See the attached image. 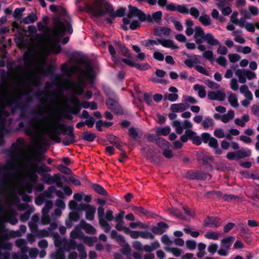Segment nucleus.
<instances>
[{"instance_id": "nucleus-63", "label": "nucleus", "mask_w": 259, "mask_h": 259, "mask_svg": "<svg viewBox=\"0 0 259 259\" xmlns=\"http://www.w3.org/2000/svg\"><path fill=\"white\" fill-rule=\"evenodd\" d=\"M218 245L217 243H210L208 246L207 250L211 254H214L217 251L218 252Z\"/></svg>"}, {"instance_id": "nucleus-59", "label": "nucleus", "mask_w": 259, "mask_h": 259, "mask_svg": "<svg viewBox=\"0 0 259 259\" xmlns=\"http://www.w3.org/2000/svg\"><path fill=\"white\" fill-rule=\"evenodd\" d=\"M125 8L123 7H120L119 9H117L116 12H114L112 19H115L117 17H121L124 16L125 15Z\"/></svg>"}, {"instance_id": "nucleus-19", "label": "nucleus", "mask_w": 259, "mask_h": 259, "mask_svg": "<svg viewBox=\"0 0 259 259\" xmlns=\"http://www.w3.org/2000/svg\"><path fill=\"white\" fill-rule=\"evenodd\" d=\"M85 221L82 220L79 224L77 225L70 233V237L73 239H82L84 237V234L82 231V225L84 223Z\"/></svg>"}, {"instance_id": "nucleus-44", "label": "nucleus", "mask_w": 259, "mask_h": 259, "mask_svg": "<svg viewBox=\"0 0 259 259\" xmlns=\"http://www.w3.org/2000/svg\"><path fill=\"white\" fill-rule=\"evenodd\" d=\"M156 144L162 149L169 148V143L163 138H158L156 141Z\"/></svg>"}, {"instance_id": "nucleus-15", "label": "nucleus", "mask_w": 259, "mask_h": 259, "mask_svg": "<svg viewBox=\"0 0 259 259\" xmlns=\"http://www.w3.org/2000/svg\"><path fill=\"white\" fill-rule=\"evenodd\" d=\"M195 32L194 38L196 44L198 45L197 49H206L204 45H202L201 40L206 35L203 29L200 26H197L195 28Z\"/></svg>"}, {"instance_id": "nucleus-38", "label": "nucleus", "mask_w": 259, "mask_h": 259, "mask_svg": "<svg viewBox=\"0 0 259 259\" xmlns=\"http://www.w3.org/2000/svg\"><path fill=\"white\" fill-rule=\"evenodd\" d=\"M221 233L220 232H213V231H208L206 232L204 234V236L206 238L208 239H212L214 240H217L219 238V236L220 235Z\"/></svg>"}, {"instance_id": "nucleus-36", "label": "nucleus", "mask_w": 259, "mask_h": 259, "mask_svg": "<svg viewBox=\"0 0 259 259\" xmlns=\"http://www.w3.org/2000/svg\"><path fill=\"white\" fill-rule=\"evenodd\" d=\"M155 130L157 135L166 136L170 133L171 129L169 126H166L165 127H157Z\"/></svg>"}, {"instance_id": "nucleus-35", "label": "nucleus", "mask_w": 259, "mask_h": 259, "mask_svg": "<svg viewBox=\"0 0 259 259\" xmlns=\"http://www.w3.org/2000/svg\"><path fill=\"white\" fill-rule=\"evenodd\" d=\"M193 89L198 92V96L201 98H204L206 96L205 88L199 84H196L193 87Z\"/></svg>"}, {"instance_id": "nucleus-8", "label": "nucleus", "mask_w": 259, "mask_h": 259, "mask_svg": "<svg viewBox=\"0 0 259 259\" xmlns=\"http://www.w3.org/2000/svg\"><path fill=\"white\" fill-rule=\"evenodd\" d=\"M202 141L204 143H207L209 147L212 148L215 154L221 155L222 151L219 147L218 141L214 137L211 136L208 133H204L201 135Z\"/></svg>"}, {"instance_id": "nucleus-18", "label": "nucleus", "mask_w": 259, "mask_h": 259, "mask_svg": "<svg viewBox=\"0 0 259 259\" xmlns=\"http://www.w3.org/2000/svg\"><path fill=\"white\" fill-rule=\"evenodd\" d=\"M82 209L85 211V218L87 220L93 221L95 218L96 209L93 205L89 204H82Z\"/></svg>"}, {"instance_id": "nucleus-46", "label": "nucleus", "mask_w": 259, "mask_h": 259, "mask_svg": "<svg viewBox=\"0 0 259 259\" xmlns=\"http://www.w3.org/2000/svg\"><path fill=\"white\" fill-rule=\"evenodd\" d=\"M96 138V135L92 133L85 132L83 133L82 139L88 142H93Z\"/></svg>"}, {"instance_id": "nucleus-25", "label": "nucleus", "mask_w": 259, "mask_h": 259, "mask_svg": "<svg viewBox=\"0 0 259 259\" xmlns=\"http://www.w3.org/2000/svg\"><path fill=\"white\" fill-rule=\"evenodd\" d=\"M239 231L241 236L245 239L246 241L248 242L251 241L250 236L252 233L247 227L241 226L239 228Z\"/></svg>"}, {"instance_id": "nucleus-52", "label": "nucleus", "mask_w": 259, "mask_h": 259, "mask_svg": "<svg viewBox=\"0 0 259 259\" xmlns=\"http://www.w3.org/2000/svg\"><path fill=\"white\" fill-rule=\"evenodd\" d=\"M105 13L109 14L110 17L113 18L114 10L112 5L109 3H106L105 5Z\"/></svg>"}, {"instance_id": "nucleus-22", "label": "nucleus", "mask_w": 259, "mask_h": 259, "mask_svg": "<svg viewBox=\"0 0 259 259\" xmlns=\"http://www.w3.org/2000/svg\"><path fill=\"white\" fill-rule=\"evenodd\" d=\"M168 225L165 223L161 222L158 223L156 226L151 229L152 232L155 234L161 235L163 234L168 228Z\"/></svg>"}, {"instance_id": "nucleus-49", "label": "nucleus", "mask_w": 259, "mask_h": 259, "mask_svg": "<svg viewBox=\"0 0 259 259\" xmlns=\"http://www.w3.org/2000/svg\"><path fill=\"white\" fill-rule=\"evenodd\" d=\"M83 241L84 243L89 246H92L94 245V243L95 242H96L97 241V238L96 237H88V236H84L83 237Z\"/></svg>"}, {"instance_id": "nucleus-32", "label": "nucleus", "mask_w": 259, "mask_h": 259, "mask_svg": "<svg viewBox=\"0 0 259 259\" xmlns=\"http://www.w3.org/2000/svg\"><path fill=\"white\" fill-rule=\"evenodd\" d=\"M37 19L38 18L35 14L31 13L22 20V23L24 24L33 23L35 22Z\"/></svg>"}, {"instance_id": "nucleus-10", "label": "nucleus", "mask_w": 259, "mask_h": 259, "mask_svg": "<svg viewBox=\"0 0 259 259\" xmlns=\"http://www.w3.org/2000/svg\"><path fill=\"white\" fill-rule=\"evenodd\" d=\"M39 50H27L24 55L23 60L25 67H29L38 59Z\"/></svg>"}, {"instance_id": "nucleus-39", "label": "nucleus", "mask_w": 259, "mask_h": 259, "mask_svg": "<svg viewBox=\"0 0 259 259\" xmlns=\"http://www.w3.org/2000/svg\"><path fill=\"white\" fill-rule=\"evenodd\" d=\"M129 12L127 14V17L128 18H132L134 16L137 17L138 15V13L141 11V10L138 9L137 7L133 6L132 5L128 6Z\"/></svg>"}, {"instance_id": "nucleus-11", "label": "nucleus", "mask_w": 259, "mask_h": 259, "mask_svg": "<svg viewBox=\"0 0 259 259\" xmlns=\"http://www.w3.org/2000/svg\"><path fill=\"white\" fill-rule=\"evenodd\" d=\"M236 76L238 78L239 81L241 83H244L246 81V79L251 80L255 77L256 75L254 72L245 69H238L235 72Z\"/></svg>"}, {"instance_id": "nucleus-20", "label": "nucleus", "mask_w": 259, "mask_h": 259, "mask_svg": "<svg viewBox=\"0 0 259 259\" xmlns=\"http://www.w3.org/2000/svg\"><path fill=\"white\" fill-rule=\"evenodd\" d=\"M222 225L221 220L217 217H207L203 223L204 227L210 228H217Z\"/></svg>"}, {"instance_id": "nucleus-56", "label": "nucleus", "mask_w": 259, "mask_h": 259, "mask_svg": "<svg viewBox=\"0 0 259 259\" xmlns=\"http://www.w3.org/2000/svg\"><path fill=\"white\" fill-rule=\"evenodd\" d=\"M171 30L168 27H160L157 30L158 35L163 34L165 35H169L170 33Z\"/></svg>"}, {"instance_id": "nucleus-50", "label": "nucleus", "mask_w": 259, "mask_h": 259, "mask_svg": "<svg viewBox=\"0 0 259 259\" xmlns=\"http://www.w3.org/2000/svg\"><path fill=\"white\" fill-rule=\"evenodd\" d=\"M5 124V119L0 116V146L3 142V133Z\"/></svg>"}, {"instance_id": "nucleus-3", "label": "nucleus", "mask_w": 259, "mask_h": 259, "mask_svg": "<svg viewBox=\"0 0 259 259\" xmlns=\"http://www.w3.org/2000/svg\"><path fill=\"white\" fill-rule=\"evenodd\" d=\"M55 112L49 111L47 116L40 119V121H45L39 125L40 131H38L35 127L29 125L25 128V132L32 139L37 137L42 138L44 135H47L50 139L59 143L61 142V138L58 136L61 133L58 127L59 121L54 119Z\"/></svg>"}, {"instance_id": "nucleus-2", "label": "nucleus", "mask_w": 259, "mask_h": 259, "mask_svg": "<svg viewBox=\"0 0 259 259\" xmlns=\"http://www.w3.org/2000/svg\"><path fill=\"white\" fill-rule=\"evenodd\" d=\"M71 23V18L64 14L62 18L57 17L55 18V28L51 33H37L35 26L29 25L28 31L30 34H35L33 39L38 47H26L25 49H62L61 44H66L69 40L68 36L64 37L65 33L71 34L73 32Z\"/></svg>"}, {"instance_id": "nucleus-51", "label": "nucleus", "mask_w": 259, "mask_h": 259, "mask_svg": "<svg viewBox=\"0 0 259 259\" xmlns=\"http://www.w3.org/2000/svg\"><path fill=\"white\" fill-rule=\"evenodd\" d=\"M115 225V229L118 231H123L124 234L128 231V228L124 226V222H116Z\"/></svg>"}, {"instance_id": "nucleus-28", "label": "nucleus", "mask_w": 259, "mask_h": 259, "mask_svg": "<svg viewBox=\"0 0 259 259\" xmlns=\"http://www.w3.org/2000/svg\"><path fill=\"white\" fill-rule=\"evenodd\" d=\"M213 125L214 121L213 119L209 116L205 117L201 122V126L205 130L212 127Z\"/></svg>"}, {"instance_id": "nucleus-64", "label": "nucleus", "mask_w": 259, "mask_h": 259, "mask_svg": "<svg viewBox=\"0 0 259 259\" xmlns=\"http://www.w3.org/2000/svg\"><path fill=\"white\" fill-rule=\"evenodd\" d=\"M23 82L22 85L27 88H29L31 84V78L30 77L26 75H24L22 76Z\"/></svg>"}, {"instance_id": "nucleus-62", "label": "nucleus", "mask_w": 259, "mask_h": 259, "mask_svg": "<svg viewBox=\"0 0 259 259\" xmlns=\"http://www.w3.org/2000/svg\"><path fill=\"white\" fill-rule=\"evenodd\" d=\"M213 135L215 137L220 139L223 138L225 137L224 130L220 128H216L213 132Z\"/></svg>"}, {"instance_id": "nucleus-16", "label": "nucleus", "mask_w": 259, "mask_h": 259, "mask_svg": "<svg viewBox=\"0 0 259 259\" xmlns=\"http://www.w3.org/2000/svg\"><path fill=\"white\" fill-rule=\"evenodd\" d=\"M53 206V203L51 201H48L42 209V217L41 223L43 225H48L51 222L50 216L49 214L50 210Z\"/></svg>"}, {"instance_id": "nucleus-33", "label": "nucleus", "mask_w": 259, "mask_h": 259, "mask_svg": "<svg viewBox=\"0 0 259 259\" xmlns=\"http://www.w3.org/2000/svg\"><path fill=\"white\" fill-rule=\"evenodd\" d=\"M39 221V218L37 214H34L32 217L31 221L28 223V227L30 230L38 227Z\"/></svg>"}, {"instance_id": "nucleus-54", "label": "nucleus", "mask_w": 259, "mask_h": 259, "mask_svg": "<svg viewBox=\"0 0 259 259\" xmlns=\"http://www.w3.org/2000/svg\"><path fill=\"white\" fill-rule=\"evenodd\" d=\"M177 11L183 14H187L189 9L187 5H177Z\"/></svg>"}, {"instance_id": "nucleus-41", "label": "nucleus", "mask_w": 259, "mask_h": 259, "mask_svg": "<svg viewBox=\"0 0 259 259\" xmlns=\"http://www.w3.org/2000/svg\"><path fill=\"white\" fill-rule=\"evenodd\" d=\"M76 249H77L79 252V257L80 259H85L87 258V253L86 251L85 250V248L83 244H77Z\"/></svg>"}, {"instance_id": "nucleus-23", "label": "nucleus", "mask_w": 259, "mask_h": 259, "mask_svg": "<svg viewBox=\"0 0 259 259\" xmlns=\"http://www.w3.org/2000/svg\"><path fill=\"white\" fill-rule=\"evenodd\" d=\"M79 219V215L76 212H70L68 219L65 221V225L68 228H71L73 223L77 222Z\"/></svg>"}, {"instance_id": "nucleus-1", "label": "nucleus", "mask_w": 259, "mask_h": 259, "mask_svg": "<svg viewBox=\"0 0 259 259\" xmlns=\"http://www.w3.org/2000/svg\"><path fill=\"white\" fill-rule=\"evenodd\" d=\"M40 156L31 155L26 162L27 167L25 169V176L21 177L18 174L19 166L16 164L14 171H11L10 166L5 165L3 169L5 170L4 179L7 181L6 187L12 192H20L23 194L24 191L28 193L34 190L41 192L44 189L42 184L38 182L39 174L41 176V180L45 183L51 185L55 182L54 178L48 172L51 171V168L44 163Z\"/></svg>"}, {"instance_id": "nucleus-17", "label": "nucleus", "mask_w": 259, "mask_h": 259, "mask_svg": "<svg viewBox=\"0 0 259 259\" xmlns=\"http://www.w3.org/2000/svg\"><path fill=\"white\" fill-rule=\"evenodd\" d=\"M106 104L108 108L116 114L122 115L123 114V110L116 100L108 98L106 101Z\"/></svg>"}, {"instance_id": "nucleus-60", "label": "nucleus", "mask_w": 259, "mask_h": 259, "mask_svg": "<svg viewBox=\"0 0 259 259\" xmlns=\"http://www.w3.org/2000/svg\"><path fill=\"white\" fill-rule=\"evenodd\" d=\"M62 210L60 208H57L55 209L54 213L50 216L51 221H55L57 218L60 217L62 214Z\"/></svg>"}, {"instance_id": "nucleus-42", "label": "nucleus", "mask_w": 259, "mask_h": 259, "mask_svg": "<svg viewBox=\"0 0 259 259\" xmlns=\"http://www.w3.org/2000/svg\"><path fill=\"white\" fill-rule=\"evenodd\" d=\"M34 211V207L33 206L30 207L28 210L26 211L23 214L21 215L20 217V221L23 222H26L30 218L31 213Z\"/></svg>"}, {"instance_id": "nucleus-55", "label": "nucleus", "mask_w": 259, "mask_h": 259, "mask_svg": "<svg viewBox=\"0 0 259 259\" xmlns=\"http://www.w3.org/2000/svg\"><path fill=\"white\" fill-rule=\"evenodd\" d=\"M27 228L25 225H22L20 226V231H17L16 232H13L10 233L11 235L14 237H19L21 236V231L23 233H25L26 232Z\"/></svg>"}, {"instance_id": "nucleus-47", "label": "nucleus", "mask_w": 259, "mask_h": 259, "mask_svg": "<svg viewBox=\"0 0 259 259\" xmlns=\"http://www.w3.org/2000/svg\"><path fill=\"white\" fill-rule=\"evenodd\" d=\"M222 199L226 201H237L240 199V198L236 195L233 194H225L222 196Z\"/></svg>"}, {"instance_id": "nucleus-5", "label": "nucleus", "mask_w": 259, "mask_h": 259, "mask_svg": "<svg viewBox=\"0 0 259 259\" xmlns=\"http://www.w3.org/2000/svg\"><path fill=\"white\" fill-rule=\"evenodd\" d=\"M19 95L14 93H5L0 98V112L5 117H8L9 113L5 111L7 107L12 108V112H14L16 109L21 107V104L19 101Z\"/></svg>"}, {"instance_id": "nucleus-24", "label": "nucleus", "mask_w": 259, "mask_h": 259, "mask_svg": "<svg viewBox=\"0 0 259 259\" xmlns=\"http://www.w3.org/2000/svg\"><path fill=\"white\" fill-rule=\"evenodd\" d=\"M9 31V29L7 27H0V49H7L6 38L4 35Z\"/></svg>"}, {"instance_id": "nucleus-6", "label": "nucleus", "mask_w": 259, "mask_h": 259, "mask_svg": "<svg viewBox=\"0 0 259 259\" xmlns=\"http://www.w3.org/2000/svg\"><path fill=\"white\" fill-rule=\"evenodd\" d=\"M97 202L101 205V206L98 207L97 211L99 224L105 233H108L111 228L108 222L113 220V212L112 210L109 209L105 213V210L103 206L106 204L105 200L99 199Z\"/></svg>"}, {"instance_id": "nucleus-13", "label": "nucleus", "mask_w": 259, "mask_h": 259, "mask_svg": "<svg viewBox=\"0 0 259 259\" xmlns=\"http://www.w3.org/2000/svg\"><path fill=\"white\" fill-rule=\"evenodd\" d=\"M201 41L202 45L203 44L209 46L207 49H212L211 47L215 46H219L218 49H227L217 39H215L214 36L210 33H207L206 35L201 40Z\"/></svg>"}, {"instance_id": "nucleus-34", "label": "nucleus", "mask_w": 259, "mask_h": 259, "mask_svg": "<svg viewBox=\"0 0 259 259\" xmlns=\"http://www.w3.org/2000/svg\"><path fill=\"white\" fill-rule=\"evenodd\" d=\"M82 228L87 234L94 235L96 233V229L93 226L85 222L84 223H82Z\"/></svg>"}, {"instance_id": "nucleus-53", "label": "nucleus", "mask_w": 259, "mask_h": 259, "mask_svg": "<svg viewBox=\"0 0 259 259\" xmlns=\"http://www.w3.org/2000/svg\"><path fill=\"white\" fill-rule=\"evenodd\" d=\"M90 10L92 11L94 15L97 17H100L104 15L105 12H104L101 7H99L98 9L94 10L92 7L90 8Z\"/></svg>"}, {"instance_id": "nucleus-14", "label": "nucleus", "mask_w": 259, "mask_h": 259, "mask_svg": "<svg viewBox=\"0 0 259 259\" xmlns=\"http://www.w3.org/2000/svg\"><path fill=\"white\" fill-rule=\"evenodd\" d=\"M63 126L65 129L62 131V132H61V133L63 135H67L68 137L65 138L63 140L62 143L65 146L69 145L74 142L76 138V136L73 133L74 128L73 126H67L65 124H63Z\"/></svg>"}, {"instance_id": "nucleus-45", "label": "nucleus", "mask_w": 259, "mask_h": 259, "mask_svg": "<svg viewBox=\"0 0 259 259\" xmlns=\"http://www.w3.org/2000/svg\"><path fill=\"white\" fill-rule=\"evenodd\" d=\"M228 101L233 107L236 108L239 106L238 99L236 94H235L232 93L229 95Z\"/></svg>"}, {"instance_id": "nucleus-4", "label": "nucleus", "mask_w": 259, "mask_h": 259, "mask_svg": "<svg viewBox=\"0 0 259 259\" xmlns=\"http://www.w3.org/2000/svg\"><path fill=\"white\" fill-rule=\"evenodd\" d=\"M61 71L64 75L67 76H70L76 72L80 71L81 75L79 78L78 83L80 85L84 79L91 77L93 68L90 62L82 61L81 66L78 65H70L64 64L61 67Z\"/></svg>"}, {"instance_id": "nucleus-48", "label": "nucleus", "mask_w": 259, "mask_h": 259, "mask_svg": "<svg viewBox=\"0 0 259 259\" xmlns=\"http://www.w3.org/2000/svg\"><path fill=\"white\" fill-rule=\"evenodd\" d=\"M92 188L98 194L106 196L108 194L107 192L105 189L101 186L98 184H94L92 186Z\"/></svg>"}, {"instance_id": "nucleus-21", "label": "nucleus", "mask_w": 259, "mask_h": 259, "mask_svg": "<svg viewBox=\"0 0 259 259\" xmlns=\"http://www.w3.org/2000/svg\"><path fill=\"white\" fill-rule=\"evenodd\" d=\"M208 98L211 100H217L219 101H224L226 98L225 93L222 91L216 92L210 91L208 93Z\"/></svg>"}, {"instance_id": "nucleus-40", "label": "nucleus", "mask_w": 259, "mask_h": 259, "mask_svg": "<svg viewBox=\"0 0 259 259\" xmlns=\"http://www.w3.org/2000/svg\"><path fill=\"white\" fill-rule=\"evenodd\" d=\"M52 259H65V253L62 249H58L51 255Z\"/></svg>"}, {"instance_id": "nucleus-31", "label": "nucleus", "mask_w": 259, "mask_h": 259, "mask_svg": "<svg viewBox=\"0 0 259 259\" xmlns=\"http://www.w3.org/2000/svg\"><path fill=\"white\" fill-rule=\"evenodd\" d=\"M234 116V111L233 110H229L227 113L222 116L221 121L225 123H228L231 120L233 119Z\"/></svg>"}, {"instance_id": "nucleus-26", "label": "nucleus", "mask_w": 259, "mask_h": 259, "mask_svg": "<svg viewBox=\"0 0 259 259\" xmlns=\"http://www.w3.org/2000/svg\"><path fill=\"white\" fill-rule=\"evenodd\" d=\"M16 245L20 248L22 253H26L28 251L29 248L27 246V242L24 239H18L16 241Z\"/></svg>"}, {"instance_id": "nucleus-30", "label": "nucleus", "mask_w": 259, "mask_h": 259, "mask_svg": "<svg viewBox=\"0 0 259 259\" xmlns=\"http://www.w3.org/2000/svg\"><path fill=\"white\" fill-rule=\"evenodd\" d=\"M30 231L32 234H33L35 237L40 238L47 237L49 235V232L48 231L45 229L39 230L38 229L37 227Z\"/></svg>"}, {"instance_id": "nucleus-27", "label": "nucleus", "mask_w": 259, "mask_h": 259, "mask_svg": "<svg viewBox=\"0 0 259 259\" xmlns=\"http://www.w3.org/2000/svg\"><path fill=\"white\" fill-rule=\"evenodd\" d=\"M62 245L64 250L67 251H70L76 249L77 244L75 241L69 240L64 241Z\"/></svg>"}, {"instance_id": "nucleus-12", "label": "nucleus", "mask_w": 259, "mask_h": 259, "mask_svg": "<svg viewBox=\"0 0 259 259\" xmlns=\"http://www.w3.org/2000/svg\"><path fill=\"white\" fill-rule=\"evenodd\" d=\"M171 125L175 128L176 133L179 135L182 134L184 130L193 127V124L188 120H184L183 122L176 120L171 122Z\"/></svg>"}, {"instance_id": "nucleus-7", "label": "nucleus", "mask_w": 259, "mask_h": 259, "mask_svg": "<svg viewBox=\"0 0 259 259\" xmlns=\"http://www.w3.org/2000/svg\"><path fill=\"white\" fill-rule=\"evenodd\" d=\"M142 45L145 47H150L157 45H161L163 47L168 48L170 49H178V46H176L173 40L170 39H166L164 38H158L156 40L147 39L141 42Z\"/></svg>"}, {"instance_id": "nucleus-61", "label": "nucleus", "mask_w": 259, "mask_h": 259, "mask_svg": "<svg viewBox=\"0 0 259 259\" xmlns=\"http://www.w3.org/2000/svg\"><path fill=\"white\" fill-rule=\"evenodd\" d=\"M178 98V95L177 94H165L164 95V99L171 102L176 101Z\"/></svg>"}, {"instance_id": "nucleus-57", "label": "nucleus", "mask_w": 259, "mask_h": 259, "mask_svg": "<svg viewBox=\"0 0 259 259\" xmlns=\"http://www.w3.org/2000/svg\"><path fill=\"white\" fill-rule=\"evenodd\" d=\"M162 13L160 11H157L152 14L153 21L158 23L162 19Z\"/></svg>"}, {"instance_id": "nucleus-29", "label": "nucleus", "mask_w": 259, "mask_h": 259, "mask_svg": "<svg viewBox=\"0 0 259 259\" xmlns=\"http://www.w3.org/2000/svg\"><path fill=\"white\" fill-rule=\"evenodd\" d=\"M187 109L186 105L183 103L173 104L170 105V110L172 112H182Z\"/></svg>"}, {"instance_id": "nucleus-37", "label": "nucleus", "mask_w": 259, "mask_h": 259, "mask_svg": "<svg viewBox=\"0 0 259 259\" xmlns=\"http://www.w3.org/2000/svg\"><path fill=\"white\" fill-rule=\"evenodd\" d=\"M237 159L243 158L250 156L251 151L249 149H242L237 151Z\"/></svg>"}, {"instance_id": "nucleus-58", "label": "nucleus", "mask_w": 259, "mask_h": 259, "mask_svg": "<svg viewBox=\"0 0 259 259\" xmlns=\"http://www.w3.org/2000/svg\"><path fill=\"white\" fill-rule=\"evenodd\" d=\"M25 8H17L15 9L13 13V16L16 19H19L22 16V13L25 11Z\"/></svg>"}, {"instance_id": "nucleus-9", "label": "nucleus", "mask_w": 259, "mask_h": 259, "mask_svg": "<svg viewBox=\"0 0 259 259\" xmlns=\"http://www.w3.org/2000/svg\"><path fill=\"white\" fill-rule=\"evenodd\" d=\"M234 240V237L228 236L221 241V246L218 250L219 255L223 256H227L230 252V247Z\"/></svg>"}, {"instance_id": "nucleus-43", "label": "nucleus", "mask_w": 259, "mask_h": 259, "mask_svg": "<svg viewBox=\"0 0 259 259\" xmlns=\"http://www.w3.org/2000/svg\"><path fill=\"white\" fill-rule=\"evenodd\" d=\"M199 21L202 25L205 26H208L211 24L210 16L206 14L201 16L199 18Z\"/></svg>"}]
</instances>
